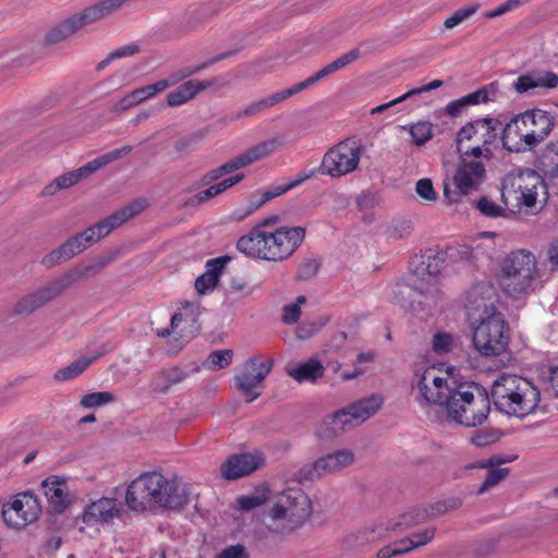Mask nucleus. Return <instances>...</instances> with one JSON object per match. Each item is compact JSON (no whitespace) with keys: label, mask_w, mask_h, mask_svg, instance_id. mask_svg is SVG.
Returning a JSON list of instances; mask_svg holds the SVG:
<instances>
[{"label":"nucleus","mask_w":558,"mask_h":558,"mask_svg":"<svg viewBox=\"0 0 558 558\" xmlns=\"http://www.w3.org/2000/svg\"><path fill=\"white\" fill-rule=\"evenodd\" d=\"M495 288L492 284L480 283L468 293L470 317L480 315L478 322H472L473 344L483 356H498L508 349L510 328L504 315L496 310Z\"/></svg>","instance_id":"obj_1"},{"label":"nucleus","mask_w":558,"mask_h":558,"mask_svg":"<svg viewBox=\"0 0 558 558\" xmlns=\"http://www.w3.org/2000/svg\"><path fill=\"white\" fill-rule=\"evenodd\" d=\"M190 486L178 476L146 472L133 480L125 490V505L134 512L155 508L177 510L190 501Z\"/></svg>","instance_id":"obj_2"},{"label":"nucleus","mask_w":558,"mask_h":558,"mask_svg":"<svg viewBox=\"0 0 558 558\" xmlns=\"http://www.w3.org/2000/svg\"><path fill=\"white\" fill-rule=\"evenodd\" d=\"M305 239L303 227L282 226L266 230L256 225L236 242V248L244 255L268 262L288 259Z\"/></svg>","instance_id":"obj_3"},{"label":"nucleus","mask_w":558,"mask_h":558,"mask_svg":"<svg viewBox=\"0 0 558 558\" xmlns=\"http://www.w3.org/2000/svg\"><path fill=\"white\" fill-rule=\"evenodd\" d=\"M444 265V253L429 251L424 254L421 264L413 271V276L422 280L424 287H400L395 293V302L413 312L435 307L439 295L435 278L441 272Z\"/></svg>","instance_id":"obj_4"},{"label":"nucleus","mask_w":558,"mask_h":558,"mask_svg":"<svg viewBox=\"0 0 558 558\" xmlns=\"http://www.w3.org/2000/svg\"><path fill=\"white\" fill-rule=\"evenodd\" d=\"M492 398L500 412L525 417L538 407L541 395L529 379L514 375L501 374L493 383Z\"/></svg>","instance_id":"obj_5"},{"label":"nucleus","mask_w":558,"mask_h":558,"mask_svg":"<svg viewBox=\"0 0 558 558\" xmlns=\"http://www.w3.org/2000/svg\"><path fill=\"white\" fill-rule=\"evenodd\" d=\"M501 286L512 299H523L541 290L544 280L535 255L527 250H514L501 262Z\"/></svg>","instance_id":"obj_6"},{"label":"nucleus","mask_w":558,"mask_h":558,"mask_svg":"<svg viewBox=\"0 0 558 558\" xmlns=\"http://www.w3.org/2000/svg\"><path fill=\"white\" fill-rule=\"evenodd\" d=\"M457 385L447 372L435 365L418 367L411 379V395L417 407L427 414L434 408L446 411Z\"/></svg>","instance_id":"obj_7"},{"label":"nucleus","mask_w":558,"mask_h":558,"mask_svg":"<svg viewBox=\"0 0 558 558\" xmlns=\"http://www.w3.org/2000/svg\"><path fill=\"white\" fill-rule=\"evenodd\" d=\"M490 411V401L485 389L474 384L457 385L453 397L445 411L447 418L459 425H482Z\"/></svg>","instance_id":"obj_8"},{"label":"nucleus","mask_w":558,"mask_h":558,"mask_svg":"<svg viewBox=\"0 0 558 558\" xmlns=\"http://www.w3.org/2000/svg\"><path fill=\"white\" fill-rule=\"evenodd\" d=\"M107 265V262L101 260L96 264L77 266L62 277L57 278L44 288L38 289L32 294L22 298L14 306V313L17 315H28L36 308L45 305L49 301L60 295L63 291L69 289L74 282L97 274Z\"/></svg>","instance_id":"obj_9"},{"label":"nucleus","mask_w":558,"mask_h":558,"mask_svg":"<svg viewBox=\"0 0 558 558\" xmlns=\"http://www.w3.org/2000/svg\"><path fill=\"white\" fill-rule=\"evenodd\" d=\"M501 122L494 118H483L463 125L457 133L456 144L459 154L489 159L490 145L497 140Z\"/></svg>","instance_id":"obj_10"},{"label":"nucleus","mask_w":558,"mask_h":558,"mask_svg":"<svg viewBox=\"0 0 558 558\" xmlns=\"http://www.w3.org/2000/svg\"><path fill=\"white\" fill-rule=\"evenodd\" d=\"M312 513V501L301 488H288L278 495L269 512L276 532L292 531Z\"/></svg>","instance_id":"obj_11"},{"label":"nucleus","mask_w":558,"mask_h":558,"mask_svg":"<svg viewBox=\"0 0 558 558\" xmlns=\"http://www.w3.org/2000/svg\"><path fill=\"white\" fill-rule=\"evenodd\" d=\"M539 191H545L543 179L531 169L509 173L502 181L501 198L510 210L532 208L536 205Z\"/></svg>","instance_id":"obj_12"},{"label":"nucleus","mask_w":558,"mask_h":558,"mask_svg":"<svg viewBox=\"0 0 558 558\" xmlns=\"http://www.w3.org/2000/svg\"><path fill=\"white\" fill-rule=\"evenodd\" d=\"M363 153L364 145L360 140L345 138L324 154L319 171L332 179L350 174L357 170Z\"/></svg>","instance_id":"obj_13"},{"label":"nucleus","mask_w":558,"mask_h":558,"mask_svg":"<svg viewBox=\"0 0 558 558\" xmlns=\"http://www.w3.org/2000/svg\"><path fill=\"white\" fill-rule=\"evenodd\" d=\"M485 167L481 159L460 154V162L452 175L450 187L448 180L444 182V196L448 203H458L462 195L477 190L485 179Z\"/></svg>","instance_id":"obj_14"},{"label":"nucleus","mask_w":558,"mask_h":558,"mask_svg":"<svg viewBox=\"0 0 558 558\" xmlns=\"http://www.w3.org/2000/svg\"><path fill=\"white\" fill-rule=\"evenodd\" d=\"M41 512L38 497L24 492L15 495L12 500L2 508L4 522L13 529H23L35 522Z\"/></svg>","instance_id":"obj_15"},{"label":"nucleus","mask_w":558,"mask_h":558,"mask_svg":"<svg viewBox=\"0 0 558 558\" xmlns=\"http://www.w3.org/2000/svg\"><path fill=\"white\" fill-rule=\"evenodd\" d=\"M359 56L360 51L357 49H353L344 53L343 56L339 57L338 59L333 60L332 62L322 68L319 71H317L315 74L307 77L306 80L299 82L289 88L274 93L272 95L264 99V104H266L267 107H272L277 102L288 99L289 97L315 85L316 83L324 80L328 75L342 70L348 64L356 60Z\"/></svg>","instance_id":"obj_16"},{"label":"nucleus","mask_w":558,"mask_h":558,"mask_svg":"<svg viewBox=\"0 0 558 558\" xmlns=\"http://www.w3.org/2000/svg\"><path fill=\"white\" fill-rule=\"evenodd\" d=\"M125 514L123 502L117 497L101 496L85 505L81 519L90 527L108 526Z\"/></svg>","instance_id":"obj_17"},{"label":"nucleus","mask_w":558,"mask_h":558,"mask_svg":"<svg viewBox=\"0 0 558 558\" xmlns=\"http://www.w3.org/2000/svg\"><path fill=\"white\" fill-rule=\"evenodd\" d=\"M271 367V361L252 357L246 361L243 369L236 375L235 380L238 389L247 403L253 402L262 395L264 380L270 373Z\"/></svg>","instance_id":"obj_18"},{"label":"nucleus","mask_w":558,"mask_h":558,"mask_svg":"<svg viewBox=\"0 0 558 558\" xmlns=\"http://www.w3.org/2000/svg\"><path fill=\"white\" fill-rule=\"evenodd\" d=\"M353 462V451L351 449H340L318 458L313 463L304 464L300 470V475L302 480H314L340 472Z\"/></svg>","instance_id":"obj_19"},{"label":"nucleus","mask_w":558,"mask_h":558,"mask_svg":"<svg viewBox=\"0 0 558 558\" xmlns=\"http://www.w3.org/2000/svg\"><path fill=\"white\" fill-rule=\"evenodd\" d=\"M521 131H524V143L534 147L543 142L551 132L554 118L544 110L532 109L517 116Z\"/></svg>","instance_id":"obj_20"},{"label":"nucleus","mask_w":558,"mask_h":558,"mask_svg":"<svg viewBox=\"0 0 558 558\" xmlns=\"http://www.w3.org/2000/svg\"><path fill=\"white\" fill-rule=\"evenodd\" d=\"M262 459L259 456L241 453L230 457L220 468L226 480H235L245 476L259 468Z\"/></svg>","instance_id":"obj_21"},{"label":"nucleus","mask_w":558,"mask_h":558,"mask_svg":"<svg viewBox=\"0 0 558 558\" xmlns=\"http://www.w3.org/2000/svg\"><path fill=\"white\" fill-rule=\"evenodd\" d=\"M44 493L49 506L57 513H62L71 504L69 486L65 480L51 476L43 481Z\"/></svg>","instance_id":"obj_22"},{"label":"nucleus","mask_w":558,"mask_h":558,"mask_svg":"<svg viewBox=\"0 0 558 558\" xmlns=\"http://www.w3.org/2000/svg\"><path fill=\"white\" fill-rule=\"evenodd\" d=\"M145 207L146 201H135L134 203L108 216L102 221L96 223L95 226H93V228L96 229V234L100 240L101 238L108 235L112 230L128 221L130 218L140 214Z\"/></svg>","instance_id":"obj_23"},{"label":"nucleus","mask_w":558,"mask_h":558,"mask_svg":"<svg viewBox=\"0 0 558 558\" xmlns=\"http://www.w3.org/2000/svg\"><path fill=\"white\" fill-rule=\"evenodd\" d=\"M558 85V76L548 71H533L520 75L513 83L517 93L523 94L535 88H555Z\"/></svg>","instance_id":"obj_24"},{"label":"nucleus","mask_w":558,"mask_h":558,"mask_svg":"<svg viewBox=\"0 0 558 558\" xmlns=\"http://www.w3.org/2000/svg\"><path fill=\"white\" fill-rule=\"evenodd\" d=\"M356 425L360 424L353 417V414L348 405L347 408L325 416L320 423L318 434L320 436L337 435Z\"/></svg>","instance_id":"obj_25"},{"label":"nucleus","mask_w":558,"mask_h":558,"mask_svg":"<svg viewBox=\"0 0 558 558\" xmlns=\"http://www.w3.org/2000/svg\"><path fill=\"white\" fill-rule=\"evenodd\" d=\"M227 262V257H217L206 262L205 272L195 280V289L198 293L206 294L214 291L220 280Z\"/></svg>","instance_id":"obj_26"},{"label":"nucleus","mask_w":558,"mask_h":558,"mask_svg":"<svg viewBox=\"0 0 558 558\" xmlns=\"http://www.w3.org/2000/svg\"><path fill=\"white\" fill-rule=\"evenodd\" d=\"M279 145L280 143L278 138H268L264 142H260L250 147L248 149L235 156L231 160L233 162L235 170H239L267 157L268 155L274 153L279 147Z\"/></svg>","instance_id":"obj_27"},{"label":"nucleus","mask_w":558,"mask_h":558,"mask_svg":"<svg viewBox=\"0 0 558 558\" xmlns=\"http://www.w3.org/2000/svg\"><path fill=\"white\" fill-rule=\"evenodd\" d=\"M210 86H213L210 81H186L167 95V105L169 107L182 106Z\"/></svg>","instance_id":"obj_28"},{"label":"nucleus","mask_w":558,"mask_h":558,"mask_svg":"<svg viewBox=\"0 0 558 558\" xmlns=\"http://www.w3.org/2000/svg\"><path fill=\"white\" fill-rule=\"evenodd\" d=\"M287 374L299 383H314L324 375V366L316 359H310L296 366H288Z\"/></svg>","instance_id":"obj_29"},{"label":"nucleus","mask_w":558,"mask_h":558,"mask_svg":"<svg viewBox=\"0 0 558 558\" xmlns=\"http://www.w3.org/2000/svg\"><path fill=\"white\" fill-rule=\"evenodd\" d=\"M518 122V118L514 117L502 129V144L508 150L511 151H521L531 148L530 146L525 145V132L521 131V126L519 125Z\"/></svg>","instance_id":"obj_30"},{"label":"nucleus","mask_w":558,"mask_h":558,"mask_svg":"<svg viewBox=\"0 0 558 558\" xmlns=\"http://www.w3.org/2000/svg\"><path fill=\"white\" fill-rule=\"evenodd\" d=\"M518 122V118L514 117L502 129V144L508 150L511 151H521L531 148L530 146L525 145V132L521 131V126L519 125Z\"/></svg>","instance_id":"obj_31"},{"label":"nucleus","mask_w":558,"mask_h":558,"mask_svg":"<svg viewBox=\"0 0 558 558\" xmlns=\"http://www.w3.org/2000/svg\"><path fill=\"white\" fill-rule=\"evenodd\" d=\"M383 405V399L378 395H372L349 405L353 417L359 424L373 416Z\"/></svg>","instance_id":"obj_32"},{"label":"nucleus","mask_w":558,"mask_h":558,"mask_svg":"<svg viewBox=\"0 0 558 558\" xmlns=\"http://www.w3.org/2000/svg\"><path fill=\"white\" fill-rule=\"evenodd\" d=\"M195 319L187 320L182 313H175L171 317L170 327L157 332L159 337H168L171 333L181 339H190L195 335Z\"/></svg>","instance_id":"obj_33"},{"label":"nucleus","mask_w":558,"mask_h":558,"mask_svg":"<svg viewBox=\"0 0 558 558\" xmlns=\"http://www.w3.org/2000/svg\"><path fill=\"white\" fill-rule=\"evenodd\" d=\"M186 377L187 373L178 366L163 369L154 377L153 389L166 393L172 386L182 383Z\"/></svg>","instance_id":"obj_34"},{"label":"nucleus","mask_w":558,"mask_h":558,"mask_svg":"<svg viewBox=\"0 0 558 558\" xmlns=\"http://www.w3.org/2000/svg\"><path fill=\"white\" fill-rule=\"evenodd\" d=\"M400 129L410 134L415 146H424L435 135V125L428 120H420L405 125H400Z\"/></svg>","instance_id":"obj_35"},{"label":"nucleus","mask_w":558,"mask_h":558,"mask_svg":"<svg viewBox=\"0 0 558 558\" xmlns=\"http://www.w3.org/2000/svg\"><path fill=\"white\" fill-rule=\"evenodd\" d=\"M313 174H314V172L312 171L307 174L300 175L294 180H289L288 182H284V183L274 184V185L269 186L268 189L264 190L260 193L259 197H257V199L260 203V205L263 206L264 204L271 201L272 198L279 197V196L286 194L287 192H289L290 190H292L293 187H296L302 182L310 179Z\"/></svg>","instance_id":"obj_36"},{"label":"nucleus","mask_w":558,"mask_h":558,"mask_svg":"<svg viewBox=\"0 0 558 558\" xmlns=\"http://www.w3.org/2000/svg\"><path fill=\"white\" fill-rule=\"evenodd\" d=\"M270 497L269 488L260 485L254 492L236 498V507L242 511H250L263 506Z\"/></svg>","instance_id":"obj_37"},{"label":"nucleus","mask_w":558,"mask_h":558,"mask_svg":"<svg viewBox=\"0 0 558 558\" xmlns=\"http://www.w3.org/2000/svg\"><path fill=\"white\" fill-rule=\"evenodd\" d=\"M244 178L243 173H238L233 177L223 179L222 181L210 185L208 189L203 190L194 195V201L197 203H205L213 197L218 196L222 192L227 191L231 186L235 185L236 183L241 182Z\"/></svg>","instance_id":"obj_38"},{"label":"nucleus","mask_w":558,"mask_h":558,"mask_svg":"<svg viewBox=\"0 0 558 558\" xmlns=\"http://www.w3.org/2000/svg\"><path fill=\"white\" fill-rule=\"evenodd\" d=\"M97 356H82L73 361L68 366L58 369L53 377L58 381H66L80 376L95 360Z\"/></svg>","instance_id":"obj_39"},{"label":"nucleus","mask_w":558,"mask_h":558,"mask_svg":"<svg viewBox=\"0 0 558 558\" xmlns=\"http://www.w3.org/2000/svg\"><path fill=\"white\" fill-rule=\"evenodd\" d=\"M442 85H444V81H441V80H434L433 82H430L428 84H425L423 86H420V87H416V88L408 90L405 94L401 95L400 97H398V98H396V99H393V100H391L389 102H386V104H383V105H379L377 107L372 108L371 109V114H376V113L383 112L387 108H390V107H392V106H395L397 104H400V102L404 101L408 98H411L413 96L421 95L423 93H427V92L437 89V88L441 87Z\"/></svg>","instance_id":"obj_40"},{"label":"nucleus","mask_w":558,"mask_h":558,"mask_svg":"<svg viewBox=\"0 0 558 558\" xmlns=\"http://www.w3.org/2000/svg\"><path fill=\"white\" fill-rule=\"evenodd\" d=\"M75 241H66L58 250L52 251L43 258V264L52 267L80 254V246Z\"/></svg>","instance_id":"obj_41"},{"label":"nucleus","mask_w":558,"mask_h":558,"mask_svg":"<svg viewBox=\"0 0 558 558\" xmlns=\"http://www.w3.org/2000/svg\"><path fill=\"white\" fill-rule=\"evenodd\" d=\"M493 464L492 460H480L472 465V468L488 469L486 478L478 489L480 494L498 484L508 473V469L493 468Z\"/></svg>","instance_id":"obj_42"},{"label":"nucleus","mask_w":558,"mask_h":558,"mask_svg":"<svg viewBox=\"0 0 558 558\" xmlns=\"http://www.w3.org/2000/svg\"><path fill=\"white\" fill-rule=\"evenodd\" d=\"M498 88L495 84L486 85L473 93H470L463 96L464 104L469 106H474L478 104H485L488 101H494L497 97Z\"/></svg>","instance_id":"obj_43"},{"label":"nucleus","mask_w":558,"mask_h":558,"mask_svg":"<svg viewBox=\"0 0 558 558\" xmlns=\"http://www.w3.org/2000/svg\"><path fill=\"white\" fill-rule=\"evenodd\" d=\"M233 359V351L229 349L213 351L206 362L205 367L210 371H219L229 366Z\"/></svg>","instance_id":"obj_44"},{"label":"nucleus","mask_w":558,"mask_h":558,"mask_svg":"<svg viewBox=\"0 0 558 558\" xmlns=\"http://www.w3.org/2000/svg\"><path fill=\"white\" fill-rule=\"evenodd\" d=\"M543 171L550 178H558V141L550 143L543 156Z\"/></svg>","instance_id":"obj_45"},{"label":"nucleus","mask_w":558,"mask_h":558,"mask_svg":"<svg viewBox=\"0 0 558 558\" xmlns=\"http://www.w3.org/2000/svg\"><path fill=\"white\" fill-rule=\"evenodd\" d=\"M80 182L75 170L66 172L57 177L50 184H48L44 191V195H53L59 190L69 189Z\"/></svg>","instance_id":"obj_46"},{"label":"nucleus","mask_w":558,"mask_h":558,"mask_svg":"<svg viewBox=\"0 0 558 558\" xmlns=\"http://www.w3.org/2000/svg\"><path fill=\"white\" fill-rule=\"evenodd\" d=\"M114 401V396L110 391H97L84 395L80 404L85 409H93L109 404Z\"/></svg>","instance_id":"obj_47"},{"label":"nucleus","mask_w":558,"mask_h":558,"mask_svg":"<svg viewBox=\"0 0 558 558\" xmlns=\"http://www.w3.org/2000/svg\"><path fill=\"white\" fill-rule=\"evenodd\" d=\"M178 80H160L154 84H149L137 88V95L140 96L141 101H145L147 99L153 98L157 94L163 92L171 85L175 84Z\"/></svg>","instance_id":"obj_48"},{"label":"nucleus","mask_w":558,"mask_h":558,"mask_svg":"<svg viewBox=\"0 0 558 558\" xmlns=\"http://www.w3.org/2000/svg\"><path fill=\"white\" fill-rule=\"evenodd\" d=\"M477 10H478L477 4L461 8L459 10L454 11L450 16H448L445 20L444 26L447 29H451V28L456 27L457 25H459L460 23H462L464 20H466L470 16H472L473 14H475V12Z\"/></svg>","instance_id":"obj_49"},{"label":"nucleus","mask_w":558,"mask_h":558,"mask_svg":"<svg viewBox=\"0 0 558 558\" xmlns=\"http://www.w3.org/2000/svg\"><path fill=\"white\" fill-rule=\"evenodd\" d=\"M435 536V527H427L422 532H416L411 535L408 539H403L404 546L410 547V550L417 548L429 543Z\"/></svg>","instance_id":"obj_50"},{"label":"nucleus","mask_w":558,"mask_h":558,"mask_svg":"<svg viewBox=\"0 0 558 558\" xmlns=\"http://www.w3.org/2000/svg\"><path fill=\"white\" fill-rule=\"evenodd\" d=\"M477 209L486 217L504 216L505 209L488 196H482L476 204Z\"/></svg>","instance_id":"obj_51"},{"label":"nucleus","mask_w":558,"mask_h":558,"mask_svg":"<svg viewBox=\"0 0 558 558\" xmlns=\"http://www.w3.org/2000/svg\"><path fill=\"white\" fill-rule=\"evenodd\" d=\"M306 299L303 295L296 298L295 302L283 306L282 320L286 324H294L301 315V306L305 304Z\"/></svg>","instance_id":"obj_52"},{"label":"nucleus","mask_w":558,"mask_h":558,"mask_svg":"<svg viewBox=\"0 0 558 558\" xmlns=\"http://www.w3.org/2000/svg\"><path fill=\"white\" fill-rule=\"evenodd\" d=\"M454 339L450 333L437 332L433 337L432 348L436 354L448 353L453 347Z\"/></svg>","instance_id":"obj_53"},{"label":"nucleus","mask_w":558,"mask_h":558,"mask_svg":"<svg viewBox=\"0 0 558 558\" xmlns=\"http://www.w3.org/2000/svg\"><path fill=\"white\" fill-rule=\"evenodd\" d=\"M140 51V48L136 44H129L122 47H119L111 51L108 57L99 63L100 68L106 66L112 60L126 58L136 54Z\"/></svg>","instance_id":"obj_54"},{"label":"nucleus","mask_w":558,"mask_h":558,"mask_svg":"<svg viewBox=\"0 0 558 558\" xmlns=\"http://www.w3.org/2000/svg\"><path fill=\"white\" fill-rule=\"evenodd\" d=\"M233 171H235V168L233 166L232 160L230 159L229 161L222 163L221 166H219L215 169H211L210 171L205 173L202 178V183L209 184L214 181L219 180L225 174L231 173Z\"/></svg>","instance_id":"obj_55"},{"label":"nucleus","mask_w":558,"mask_h":558,"mask_svg":"<svg viewBox=\"0 0 558 558\" xmlns=\"http://www.w3.org/2000/svg\"><path fill=\"white\" fill-rule=\"evenodd\" d=\"M133 150V146L131 145H124L119 148L112 149L99 157H97V160L100 165V167H105L114 160H118L126 155H129Z\"/></svg>","instance_id":"obj_56"},{"label":"nucleus","mask_w":558,"mask_h":558,"mask_svg":"<svg viewBox=\"0 0 558 558\" xmlns=\"http://www.w3.org/2000/svg\"><path fill=\"white\" fill-rule=\"evenodd\" d=\"M133 150V146L131 145H124L119 148L112 149L99 157H97V160L100 165V167H105L114 160H118L126 155H129Z\"/></svg>","instance_id":"obj_57"},{"label":"nucleus","mask_w":558,"mask_h":558,"mask_svg":"<svg viewBox=\"0 0 558 558\" xmlns=\"http://www.w3.org/2000/svg\"><path fill=\"white\" fill-rule=\"evenodd\" d=\"M202 138L203 134L201 132L189 134L186 136L178 138L173 143V148L178 154L185 153L192 149Z\"/></svg>","instance_id":"obj_58"},{"label":"nucleus","mask_w":558,"mask_h":558,"mask_svg":"<svg viewBox=\"0 0 558 558\" xmlns=\"http://www.w3.org/2000/svg\"><path fill=\"white\" fill-rule=\"evenodd\" d=\"M415 192L421 198L427 202H434L437 199V193L434 190L430 179H420L415 184Z\"/></svg>","instance_id":"obj_59"},{"label":"nucleus","mask_w":558,"mask_h":558,"mask_svg":"<svg viewBox=\"0 0 558 558\" xmlns=\"http://www.w3.org/2000/svg\"><path fill=\"white\" fill-rule=\"evenodd\" d=\"M69 241H75V244L80 246L81 253L93 243L99 241V238L96 234V229L90 227L84 230L82 233L71 238Z\"/></svg>","instance_id":"obj_60"},{"label":"nucleus","mask_w":558,"mask_h":558,"mask_svg":"<svg viewBox=\"0 0 558 558\" xmlns=\"http://www.w3.org/2000/svg\"><path fill=\"white\" fill-rule=\"evenodd\" d=\"M427 518L426 510H413L412 512H409L402 517V521L396 523L392 529L399 527V526H411L415 523H418L421 521H424Z\"/></svg>","instance_id":"obj_61"},{"label":"nucleus","mask_w":558,"mask_h":558,"mask_svg":"<svg viewBox=\"0 0 558 558\" xmlns=\"http://www.w3.org/2000/svg\"><path fill=\"white\" fill-rule=\"evenodd\" d=\"M259 207H262V205L257 199V195H253L245 207L236 208L232 211V218L235 220H242L253 214Z\"/></svg>","instance_id":"obj_62"},{"label":"nucleus","mask_w":558,"mask_h":558,"mask_svg":"<svg viewBox=\"0 0 558 558\" xmlns=\"http://www.w3.org/2000/svg\"><path fill=\"white\" fill-rule=\"evenodd\" d=\"M216 558H248L243 545L236 544L223 548Z\"/></svg>","instance_id":"obj_63"},{"label":"nucleus","mask_w":558,"mask_h":558,"mask_svg":"<svg viewBox=\"0 0 558 558\" xmlns=\"http://www.w3.org/2000/svg\"><path fill=\"white\" fill-rule=\"evenodd\" d=\"M410 551V547L403 545L402 541L393 545L380 549L377 554L378 558H391L392 556L402 555Z\"/></svg>","instance_id":"obj_64"}]
</instances>
